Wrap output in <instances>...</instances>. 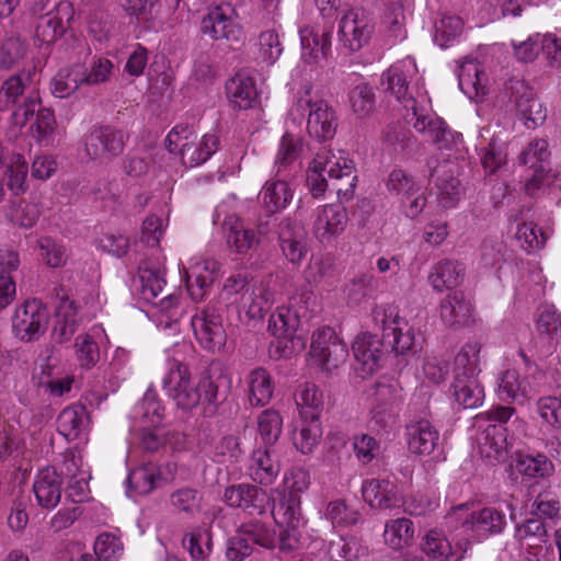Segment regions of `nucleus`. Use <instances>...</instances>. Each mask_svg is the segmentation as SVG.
<instances>
[{"label":"nucleus","instance_id":"f257e3e1","mask_svg":"<svg viewBox=\"0 0 561 561\" xmlns=\"http://www.w3.org/2000/svg\"><path fill=\"white\" fill-rule=\"evenodd\" d=\"M228 378L211 369L205 371L197 382L192 378L187 364L170 358L168 371L162 379V388L175 407L184 412L201 407L204 416H213L218 408L227 400Z\"/></svg>","mask_w":561,"mask_h":561},{"label":"nucleus","instance_id":"f03ea898","mask_svg":"<svg viewBox=\"0 0 561 561\" xmlns=\"http://www.w3.org/2000/svg\"><path fill=\"white\" fill-rule=\"evenodd\" d=\"M417 75L414 58L407 57L394 62L382 73L381 84L386 85V90L393 94L407 111L412 112L415 118L413 126L419 133H422L438 149H449L460 140L461 135L454 133L440 117L420 112L415 99L410 93V83L416 79Z\"/></svg>","mask_w":561,"mask_h":561},{"label":"nucleus","instance_id":"7ed1b4c3","mask_svg":"<svg viewBox=\"0 0 561 561\" xmlns=\"http://www.w3.org/2000/svg\"><path fill=\"white\" fill-rule=\"evenodd\" d=\"M36 75L35 68L23 69L4 80L0 88V104L5 107L16 104L18 100L26 94L23 104L12 113L11 119L15 126L23 127L39 105Z\"/></svg>","mask_w":561,"mask_h":561},{"label":"nucleus","instance_id":"20e7f679","mask_svg":"<svg viewBox=\"0 0 561 561\" xmlns=\"http://www.w3.org/2000/svg\"><path fill=\"white\" fill-rule=\"evenodd\" d=\"M312 84H304L299 92L294 110L301 115L308 114L307 131L310 137L320 141L332 139L337 127L335 111L329 103L312 94Z\"/></svg>","mask_w":561,"mask_h":561},{"label":"nucleus","instance_id":"39448f33","mask_svg":"<svg viewBox=\"0 0 561 561\" xmlns=\"http://www.w3.org/2000/svg\"><path fill=\"white\" fill-rule=\"evenodd\" d=\"M34 15L37 16L35 37L41 44L55 43L67 31L73 18V8L69 1L39 0L33 5Z\"/></svg>","mask_w":561,"mask_h":561},{"label":"nucleus","instance_id":"423d86ee","mask_svg":"<svg viewBox=\"0 0 561 561\" xmlns=\"http://www.w3.org/2000/svg\"><path fill=\"white\" fill-rule=\"evenodd\" d=\"M126 141L123 130L111 125H94L84 135L83 147L91 160L110 162L124 152Z\"/></svg>","mask_w":561,"mask_h":561},{"label":"nucleus","instance_id":"0eeeda50","mask_svg":"<svg viewBox=\"0 0 561 561\" xmlns=\"http://www.w3.org/2000/svg\"><path fill=\"white\" fill-rule=\"evenodd\" d=\"M375 32V20L364 9L355 8L345 12L339 22V41L348 53L366 46Z\"/></svg>","mask_w":561,"mask_h":561},{"label":"nucleus","instance_id":"6e6552de","mask_svg":"<svg viewBox=\"0 0 561 561\" xmlns=\"http://www.w3.org/2000/svg\"><path fill=\"white\" fill-rule=\"evenodd\" d=\"M374 320L382 330L383 342L397 354H405L414 345V331L407 320L399 316L396 306L376 309Z\"/></svg>","mask_w":561,"mask_h":561},{"label":"nucleus","instance_id":"1a4fd4ad","mask_svg":"<svg viewBox=\"0 0 561 561\" xmlns=\"http://www.w3.org/2000/svg\"><path fill=\"white\" fill-rule=\"evenodd\" d=\"M49 312L38 299H30L15 308L12 317V331L23 342L38 340L46 331Z\"/></svg>","mask_w":561,"mask_h":561},{"label":"nucleus","instance_id":"9d476101","mask_svg":"<svg viewBox=\"0 0 561 561\" xmlns=\"http://www.w3.org/2000/svg\"><path fill=\"white\" fill-rule=\"evenodd\" d=\"M194 334L199 344L210 351H220L227 341L222 318L218 304H208L197 310L191 321Z\"/></svg>","mask_w":561,"mask_h":561},{"label":"nucleus","instance_id":"9b49d317","mask_svg":"<svg viewBox=\"0 0 561 561\" xmlns=\"http://www.w3.org/2000/svg\"><path fill=\"white\" fill-rule=\"evenodd\" d=\"M310 354L323 369L330 371L346 362L348 350L332 328L323 327L312 335Z\"/></svg>","mask_w":561,"mask_h":561},{"label":"nucleus","instance_id":"f8f14e48","mask_svg":"<svg viewBox=\"0 0 561 561\" xmlns=\"http://www.w3.org/2000/svg\"><path fill=\"white\" fill-rule=\"evenodd\" d=\"M506 90L510 93V101L515 105L517 114L528 129L545 122L547 110L525 81L511 80Z\"/></svg>","mask_w":561,"mask_h":561},{"label":"nucleus","instance_id":"ddd939ff","mask_svg":"<svg viewBox=\"0 0 561 561\" xmlns=\"http://www.w3.org/2000/svg\"><path fill=\"white\" fill-rule=\"evenodd\" d=\"M224 500L229 506L241 508L250 515L266 513L273 501L265 490L250 483L233 484L226 488Z\"/></svg>","mask_w":561,"mask_h":561},{"label":"nucleus","instance_id":"4468645a","mask_svg":"<svg viewBox=\"0 0 561 561\" xmlns=\"http://www.w3.org/2000/svg\"><path fill=\"white\" fill-rule=\"evenodd\" d=\"M348 222L346 209L341 205L329 204L317 210L313 234L322 244H331L341 236Z\"/></svg>","mask_w":561,"mask_h":561},{"label":"nucleus","instance_id":"2eb2a0df","mask_svg":"<svg viewBox=\"0 0 561 561\" xmlns=\"http://www.w3.org/2000/svg\"><path fill=\"white\" fill-rule=\"evenodd\" d=\"M175 471V463L169 462L164 466H157L149 462L130 471L127 482L136 493L145 495L153 489L172 481Z\"/></svg>","mask_w":561,"mask_h":561},{"label":"nucleus","instance_id":"dca6fc26","mask_svg":"<svg viewBox=\"0 0 561 561\" xmlns=\"http://www.w3.org/2000/svg\"><path fill=\"white\" fill-rule=\"evenodd\" d=\"M382 346L383 342L370 333H360L355 337L352 351L360 377L365 378L378 370L383 355Z\"/></svg>","mask_w":561,"mask_h":561},{"label":"nucleus","instance_id":"f3484780","mask_svg":"<svg viewBox=\"0 0 561 561\" xmlns=\"http://www.w3.org/2000/svg\"><path fill=\"white\" fill-rule=\"evenodd\" d=\"M478 450L489 465L505 461L508 451L506 427L502 424L488 425L477 437Z\"/></svg>","mask_w":561,"mask_h":561},{"label":"nucleus","instance_id":"a211bd4d","mask_svg":"<svg viewBox=\"0 0 561 561\" xmlns=\"http://www.w3.org/2000/svg\"><path fill=\"white\" fill-rule=\"evenodd\" d=\"M334 167H339L335 153L327 148L317 152L307 171V185L313 197L322 196L328 190L332 174L335 175Z\"/></svg>","mask_w":561,"mask_h":561},{"label":"nucleus","instance_id":"6ab92c4d","mask_svg":"<svg viewBox=\"0 0 561 561\" xmlns=\"http://www.w3.org/2000/svg\"><path fill=\"white\" fill-rule=\"evenodd\" d=\"M300 319L297 312L289 307H278L268 319V331L278 339L277 348H282L280 356H289L293 339L299 328Z\"/></svg>","mask_w":561,"mask_h":561},{"label":"nucleus","instance_id":"aec40b11","mask_svg":"<svg viewBox=\"0 0 561 561\" xmlns=\"http://www.w3.org/2000/svg\"><path fill=\"white\" fill-rule=\"evenodd\" d=\"M62 478L55 467H45L38 471L33 483V492L42 508H55L61 499Z\"/></svg>","mask_w":561,"mask_h":561},{"label":"nucleus","instance_id":"412c9836","mask_svg":"<svg viewBox=\"0 0 561 561\" xmlns=\"http://www.w3.org/2000/svg\"><path fill=\"white\" fill-rule=\"evenodd\" d=\"M363 499L373 508L387 510L400 502L397 483L389 479H370L362 485Z\"/></svg>","mask_w":561,"mask_h":561},{"label":"nucleus","instance_id":"4be33fe9","mask_svg":"<svg viewBox=\"0 0 561 561\" xmlns=\"http://www.w3.org/2000/svg\"><path fill=\"white\" fill-rule=\"evenodd\" d=\"M407 443L414 455L428 456L439 444L438 430L427 420H419L407 426Z\"/></svg>","mask_w":561,"mask_h":561},{"label":"nucleus","instance_id":"5701e85b","mask_svg":"<svg viewBox=\"0 0 561 561\" xmlns=\"http://www.w3.org/2000/svg\"><path fill=\"white\" fill-rule=\"evenodd\" d=\"M442 321L450 328L467 325L473 314V306L463 293L454 291L448 294L439 305Z\"/></svg>","mask_w":561,"mask_h":561},{"label":"nucleus","instance_id":"b1692460","mask_svg":"<svg viewBox=\"0 0 561 561\" xmlns=\"http://www.w3.org/2000/svg\"><path fill=\"white\" fill-rule=\"evenodd\" d=\"M496 393L500 400L524 404L531 394V387L527 378H522L515 369H506L497 377Z\"/></svg>","mask_w":561,"mask_h":561},{"label":"nucleus","instance_id":"393cba45","mask_svg":"<svg viewBox=\"0 0 561 561\" xmlns=\"http://www.w3.org/2000/svg\"><path fill=\"white\" fill-rule=\"evenodd\" d=\"M201 31L213 39L239 42L241 28L219 7L210 10L201 23Z\"/></svg>","mask_w":561,"mask_h":561},{"label":"nucleus","instance_id":"a878e982","mask_svg":"<svg viewBox=\"0 0 561 561\" xmlns=\"http://www.w3.org/2000/svg\"><path fill=\"white\" fill-rule=\"evenodd\" d=\"M226 231V243L228 249L236 254H248L256 249L260 239L255 230L244 227L237 217H229L224 222Z\"/></svg>","mask_w":561,"mask_h":561},{"label":"nucleus","instance_id":"bb28decb","mask_svg":"<svg viewBox=\"0 0 561 561\" xmlns=\"http://www.w3.org/2000/svg\"><path fill=\"white\" fill-rule=\"evenodd\" d=\"M80 324L76 301L68 296L60 298L56 309V319L53 327V339L58 343L68 342L77 332Z\"/></svg>","mask_w":561,"mask_h":561},{"label":"nucleus","instance_id":"cd10ccee","mask_svg":"<svg viewBox=\"0 0 561 561\" xmlns=\"http://www.w3.org/2000/svg\"><path fill=\"white\" fill-rule=\"evenodd\" d=\"M304 149V140L300 136L285 133L280 138L277 153L274 161L275 175L288 178L290 171L296 168Z\"/></svg>","mask_w":561,"mask_h":561},{"label":"nucleus","instance_id":"c85d7f7f","mask_svg":"<svg viewBox=\"0 0 561 561\" xmlns=\"http://www.w3.org/2000/svg\"><path fill=\"white\" fill-rule=\"evenodd\" d=\"M548 537L547 526L540 518H535L530 515L529 518L517 524L514 530V539L516 540L520 550L529 551L535 558L537 552H531V549L541 550L542 545L546 543Z\"/></svg>","mask_w":561,"mask_h":561},{"label":"nucleus","instance_id":"c756f323","mask_svg":"<svg viewBox=\"0 0 561 561\" xmlns=\"http://www.w3.org/2000/svg\"><path fill=\"white\" fill-rule=\"evenodd\" d=\"M449 391L455 402L463 409L479 408L484 400V390L478 377L454 376Z\"/></svg>","mask_w":561,"mask_h":561},{"label":"nucleus","instance_id":"7c9ffc66","mask_svg":"<svg viewBox=\"0 0 561 561\" xmlns=\"http://www.w3.org/2000/svg\"><path fill=\"white\" fill-rule=\"evenodd\" d=\"M218 268L217 261L205 260L186 272V287L193 300L201 301L204 299L214 282L213 275Z\"/></svg>","mask_w":561,"mask_h":561},{"label":"nucleus","instance_id":"2f4dec72","mask_svg":"<svg viewBox=\"0 0 561 561\" xmlns=\"http://www.w3.org/2000/svg\"><path fill=\"white\" fill-rule=\"evenodd\" d=\"M248 400L252 407H264L273 398L275 385L263 367H256L247 376Z\"/></svg>","mask_w":561,"mask_h":561},{"label":"nucleus","instance_id":"473e14b6","mask_svg":"<svg viewBox=\"0 0 561 561\" xmlns=\"http://www.w3.org/2000/svg\"><path fill=\"white\" fill-rule=\"evenodd\" d=\"M279 471V463L271 457L267 449L259 448L252 453L248 465V474L254 482L265 486L271 485L275 482Z\"/></svg>","mask_w":561,"mask_h":561},{"label":"nucleus","instance_id":"72a5a7b5","mask_svg":"<svg viewBox=\"0 0 561 561\" xmlns=\"http://www.w3.org/2000/svg\"><path fill=\"white\" fill-rule=\"evenodd\" d=\"M300 495L283 493L279 502L272 507V516L279 527L296 530L302 524Z\"/></svg>","mask_w":561,"mask_h":561},{"label":"nucleus","instance_id":"f704fd0d","mask_svg":"<svg viewBox=\"0 0 561 561\" xmlns=\"http://www.w3.org/2000/svg\"><path fill=\"white\" fill-rule=\"evenodd\" d=\"M332 32L305 26L300 30L302 56L309 61H318L328 56L331 48Z\"/></svg>","mask_w":561,"mask_h":561},{"label":"nucleus","instance_id":"c9c22d12","mask_svg":"<svg viewBox=\"0 0 561 561\" xmlns=\"http://www.w3.org/2000/svg\"><path fill=\"white\" fill-rule=\"evenodd\" d=\"M335 160H339V167H334V174H332L331 186L336 192L341 201H350L354 196L357 174L353 160L344 157L342 153L335 154Z\"/></svg>","mask_w":561,"mask_h":561},{"label":"nucleus","instance_id":"e433bc0d","mask_svg":"<svg viewBox=\"0 0 561 561\" xmlns=\"http://www.w3.org/2000/svg\"><path fill=\"white\" fill-rule=\"evenodd\" d=\"M286 179L270 180L264 184L260 197L267 213H278L291 202L294 194Z\"/></svg>","mask_w":561,"mask_h":561},{"label":"nucleus","instance_id":"4c0bfd02","mask_svg":"<svg viewBox=\"0 0 561 561\" xmlns=\"http://www.w3.org/2000/svg\"><path fill=\"white\" fill-rule=\"evenodd\" d=\"M485 73L476 60L463 61L458 69V83L460 90L470 99L486 94Z\"/></svg>","mask_w":561,"mask_h":561},{"label":"nucleus","instance_id":"58836bf2","mask_svg":"<svg viewBox=\"0 0 561 561\" xmlns=\"http://www.w3.org/2000/svg\"><path fill=\"white\" fill-rule=\"evenodd\" d=\"M386 12L383 16V24L393 42L402 41L405 38V11H409L413 5V0H386Z\"/></svg>","mask_w":561,"mask_h":561},{"label":"nucleus","instance_id":"ea45409f","mask_svg":"<svg viewBox=\"0 0 561 561\" xmlns=\"http://www.w3.org/2000/svg\"><path fill=\"white\" fill-rule=\"evenodd\" d=\"M251 319H261L275 301V293L263 283L247 289L240 298Z\"/></svg>","mask_w":561,"mask_h":561},{"label":"nucleus","instance_id":"a19ab883","mask_svg":"<svg viewBox=\"0 0 561 561\" xmlns=\"http://www.w3.org/2000/svg\"><path fill=\"white\" fill-rule=\"evenodd\" d=\"M470 528L477 534L488 536L501 534L506 526L505 514L495 507H484L473 512L467 520Z\"/></svg>","mask_w":561,"mask_h":561},{"label":"nucleus","instance_id":"79ce46f5","mask_svg":"<svg viewBox=\"0 0 561 561\" xmlns=\"http://www.w3.org/2000/svg\"><path fill=\"white\" fill-rule=\"evenodd\" d=\"M123 11L128 18L147 31H157V11L158 0H119Z\"/></svg>","mask_w":561,"mask_h":561},{"label":"nucleus","instance_id":"37998d69","mask_svg":"<svg viewBox=\"0 0 561 561\" xmlns=\"http://www.w3.org/2000/svg\"><path fill=\"white\" fill-rule=\"evenodd\" d=\"M87 425L88 413L83 405L67 407L57 417L58 432L69 440L78 438Z\"/></svg>","mask_w":561,"mask_h":561},{"label":"nucleus","instance_id":"c03bdc74","mask_svg":"<svg viewBox=\"0 0 561 561\" xmlns=\"http://www.w3.org/2000/svg\"><path fill=\"white\" fill-rule=\"evenodd\" d=\"M463 277L462 265L456 261L444 260L438 262L432 270L428 280L437 291L450 289L460 284Z\"/></svg>","mask_w":561,"mask_h":561},{"label":"nucleus","instance_id":"a18cd8bd","mask_svg":"<svg viewBox=\"0 0 561 561\" xmlns=\"http://www.w3.org/2000/svg\"><path fill=\"white\" fill-rule=\"evenodd\" d=\"M295 229V221L290 218H284L279 222L277 233L284 255L291 263H299L306 253V247Z\"/></svg>","mask_w":561,"mask_h":561},{"label":"nucleus","instance_id":"49530a36","mask_svg":"<svg viewBox=\"0 0 561 561\" xmlns=\"http://www.w3.org/2000/svg\"><path fill=\"white\" fill-rule=\"evenodd\" d=\"M83 66L75 64L60 69L50 82L51 93L60 99L68 98L83 84Z\"/></svg>","mask_w":561,"mask_h":561},{"label":"nucleus","instance_id":"de8ad7c7","mask_svg":"<svg viewBox=\"0 0 561 561\" xmlns=\"http://www.w3.org/2000/svg\"><path fill=\"white\" fill-rule=\"evenodd\" d=\"M481 344L466 343L457 353L454 360V376L478 377L481 371Z\"/></svg>","mask_w":561,"mask_h":561},{"label":"nucleus","instance_id":"09e8293b","mask_svg":"<svg viewBox=\"0 0 561 561\" xmlns=\"http://www.w3.org/2000/svg\"><path fill=\"white\" fill-rule=\"evenodd\" d=\"M182 545L194 561H205L213 550L211 534L204 526L194 527L184 535Z\"/></svg>","mask_w":561,"mask_h":561},{"label":"nucleus","instance_id":"8fccbe9b","mask_svg":"<svg viewBox=\"0 0 561 561\" xmlns=\"http://www.w3.org/2000/svg\"><path fill=\"white\" fill-rule=\"evenodd\" d=\"M226 90L231 104L238 110L250 108L256 99L255 87L248 77L237 76L230 79Z\"/></svg>","mask_w":561,"mask_h":561},{"label":"nucleus","instance_id":"3c124183","mask_svg":"<svg viewBox=\"0 0 561 561\" xmlns=\"http://www.w3.org/2000/svg\"><path fill=\"white\" fill-rule=\"evenodd\" d=\"M295 400L302 419L319 417L323 407V396L314 383L301 385L295 394Z\"/></svg>","mask_w":561,"mask_h":561},{"label":"nucleus","instance_id":"603ef678","mask_svg":"<svg viewBox=\"0 0 561 561\" xmlns=\"http://www.w3.org/2000/svg\"><path fill=\"white\" fill-rule=\"evenodd\" d=\"M218 145V137L213 134L204 135L199 141L194 140L181 157L183 164L193 168L206 162L217 151Z\"/></svg>","mask_w":561,"mask_h":561},{"label":"nucleus","instance_id":"864d4df0","mask_svg":"<svg viewBox=\"0 0 561 561\" xmlns=\"http://www.w3.org/2000/svg\"><path fill=\"white\" fill-rule=\"evenodd\" d=\"M28 165L21 153H11L7 165V186L13 195L20 196L28 190L27 184Z\"/></svg>","mask_w":561,"mask_h":561},{"label":"nucleus","instance_id":"5fc2aeb1","mask_svg":"<svg viewBox=\"0 0 561 561\" xmlns=\"http://www.w3.org/2000/svg\"><path fill=\"white\" fill-rule=\"evenodd\" d=\"M386 186L387 191L397 197L400 203H405L407 198L421 191V186L415 179L402 169H393L389 173Z\"/></svg>","mask_w":561,"mask_h":561},{"label":"nucleus","instance_id":"6e6d98bb","mask_svg":"<svg viewBox=\"0 0 561 561\" xmlns=\"http://www.w3.org/2000/svg\"><path fill=\"white\" fill-rule=\"evenodd\" d=\"M560 511L561 504L557 494L550 490H543L533 499L529 514L542 519L546 524L547 520L559 519Z\"/></svg>","mask_w":561,"mask_h":561},{"label":"nucleus","instance_id":"4d7b16f0","mask_svg":"<svg viewBox=\"0 0 561 561\" xmlns=\"http://www.w3.org/2000/svg\"><path fill=\"white\" fill-rule=\"evenodd\" d=\"M164 408L154 390L148 389L141 401L135 408L134 417L139 419L142 425L156 426L163 419Z\"/></svg>","mask_w":561,"mask_h":561},{"label":"nucleus","instance_id":"13d9d810","mask_svg":"<svg viewBox=\"0 0 561 561\" xmlns=\"http://www.w3.org/2000/svg\"><path fill=\"white\" fill-rule=\"evenodd\" d=\"M322 427L319 417L304 419L300 428L294 433L295 447L302 454H310L319 444Z\"/></svg>","mask_w":561,"mask_h":561},{"label":"nucleus","instance_id":"bf43d9fd","mask_svg":"<svg viewBox=\"0 0 561 561\" xmlns=\"http://www.w3.org/2000/svg\"><path fill=\"white\" fill-rule=\"evenodd\" d=\"M385 540L393 549H402L411 543L414 526L411 519L402 517L388 522L385 528Z\"/></svg>","mask_w":561,"mask_h":561},{"label":"nucleus","instance_id":"052dcab7","mask_svg":"<svg viewBox=\"0 0 561 561\" xmlns=\"http://www.w3.org/2000/svg\"><path fill=\"white\" fill-rule=\"evenodd\" d=\"M422 551L431 559L446 561L453 556V549L445 534L438 529L428 530L422 539Z\"/></svg>","mask_w":561,"mask_h":561},{"label":"nucleus","instance_id":"680f3d73","mask_svg":"<svg viewBox=\"0 0 561 561\" xmlns=\"http://www.w3.org/2000/svg\"><path fill=\"white\" fill-rule=\"evenodd\" d=\"M516 468L529 478H548L554 471L553 463L542 454L519 455Z\"/></svg>","mask_w":561,"mask_h":561},{"label":"nucleus","instance_id":"e2e57ef3","mask_svg":"<svg viewBox=\"0 0 561 561\" xmlns=\"http://www.w3.org/2000/svg\"><path fill=\"white\" fill-rule=\"evenodd\" d=\"M463 31V21L456 15H443L435 23L434 42L442 48L451 45Z\"/></svg>","mask_w":561,"mask_h":561},{"label":"nucleus","instance_id":"0e129e2a","mask_svg":"<svg viewBox=\"0 0 561 561\" xmlns=\"http://www.w3.org/2000/svg\"><path fill=\"white\" fill-rule=\"evenodd\" d=\"M257 427L264 445L272 446L282 434L283 419L276 410L267 409L260 414Z\"/></svg>","mask_w":561,"mask_h":561},{"label":"nucleus","instance_id":"69168bd1","mask_svg":"<svg viewBox=\"0 0 561 561\" xmlns=\"http://www.w3.org/2000/svg\"><path fill=\"white\" fill-rule=\"evenodd\" d=\"M25 53L26 44L21 37L18 34H8L0 45V67L2 69L12 68L24 58Z\"/></svg>","mask_w":561,"mask_h":561},{"label":"nucleus","instance_id":"338daca9","mask_svg":"<svg viewBox=\"0 0 561 561\" xmlns=\"http://www.w3.org/2000/svg\"><path fill=\"white\" fill-rule=\"evenodd\" d=\"M551 152L549 144L546 139L536 138L531 140L528 146L520 152L518 161L529 169H536L543 163L549 164Z\"/></svg>","mask_w":561,"mask_h":561},{"label":"nucleus","instance_id":"774afa93","mask_svg":"<svg viewBox=\"0 0 561 561\" xmlns=\"http://www.w3.org/2000/svg\"><path fill=\"white\" fill-rule=\"evenodd\" d=\"M350 104L353 113L364 118L370 115L375 106V93L367 83H359L350 92Z\"/></svg>","mask_w":561,"mask_h":561}]
</instances>
